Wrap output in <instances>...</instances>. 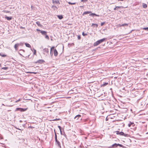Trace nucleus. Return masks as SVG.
<instances>
[{
  "label": "nucleus",
  "mask_w": 148,
  "mask_h": 148,
  "mask_svg": "<svg viewBox=\"0 0 148 148\" xmlns=\"http://www.w3.org/2000/svg\"><path fill=\"white\" fill-rule=\"evenodd\" d=\"M115 132H116L117 134L121 136H124L125 137H128L130 136V134L128 133V131L127 132H119V131H116Z\"/></svg>",
  "instance_id": "1"
},
{
  "label": "nucleus",
  "mask_w": 148,
  "mask_h": 148,
  "mask_svg": "<svg viewBox=\"0 0 148 148\" xmlns=\"http://www.w3.org/2000/svg\"><path fill=\"white\" fill-rule=\"evenodd\" d=\"M106 39V38H104L100 40H99L97 41V42H95L94 44V46H96L100 44V43L103 42Z\"/></svg>",
  "instance_id": "2"
},
{
  "label": "nucleus",
  "mask_w": 148,
  "mask_h": 148,
  "mask_svg": "<svg viewBox=\"0 0 148 148\" xmlns=\"http://www.w3.org/2000/svg\"><path fill=\"white\" fill-rule=\"evenodd\" d=\"M135 125L134 123L133 122L129 121L128 124V126L129 127H134Z\"/></svg>",
  "instance_id": "3"
},
{
  "label": "nucleus",
  "mask_w": 148,
  "mask_h": 148,
  "mask_svg": "<svg viewBox=\"0 0 148 148\" xmlns=\"http://www.w3.org/2000/svg\"><path fill=\"white\" fill-rule=\"evenodd\" d=\"M56 146H58L60 148H61L60 143L58 140H56Z\"/></svg>",
  "instance_id": "4"
},
{
  "label": "nucleus",
  "mask_w": 148,
  "mask_h": 148,
  "mask_svg": "<svg viewBox=\"0 0 148 148\" xmlns=\"http://www.w3.org/2000/svg\"><path fill=\"white\" fill-rule=\"evenodd\" d=\"M114 145L113 147L114 148L116 147H117L118 146H119V147H123L122 145L121 144H116V143H115L113 144V145Z\"/></svg>",
  "instance_id": "5"
},
{
  "label": "nucleus",
  "mask_w": 148,
  "mask_h": 148,
  "mask_svg": "<svg viewBox=\"0 0 148 148\" xmlns=\"http://www.w3.org/2000/svg\"><path fill=\"white\" fill-rule=\"evenodd\" d=\"M26 109H23L21 108H18L16 109V110H19L21 112H24L26 110Z\"/></svg>",
  "instance_id": "6"
},
{
  "label": "nucleus",
  "mask_w": 148,
  "mask_h": 148,
  "mask_svg": "<svg viewBox=\"0 0 148 148\" xmlns=\"http://www.w3.org/2000/svg\"><path fill=\"white\" fill-rule=\"evenodd\" d=\"M44 62V60H39L36 61V63H42Z\"/></svg>",
  "instance_id": "7"
},
{
  "label": "nucleus",
  "mask_w": 148,
  "mask_h": 148,
  "mask_svg": "<svg viewBox=\"0 0 148 148\" xmlns=\"http://www.w3.org/2000/svg\"><path fill=\"white\" fill-rule=\"evenodd\" d=\"M43 51L44 52V53H49V49L48 48H45L43 49Z\"/></svg>",
  "instance_id": "8"
},
{
  "label": "nucleus",
  "mask_w": 148,
  "mask_h": 148,
  "mask_svg": "<svg viewBox=\"0 0 148 148\" xmlns=\"http://www.w3.org/2000/svg\"><path fill=\"white\" fill-rule=\"evenodd\" d=\"M40 33L43 36L45 35L47 33V32L45 31H40Z\"/></svg>",
  "instance_id": "9"
},
{
  "label": "nucleus",
  "mask_w": 148,
  "mask_h": 148,
  "mask_svg": "<svg viewBox=\"0 0 148 148\" xmlns=\"http://www.w3.org/2000/svg\"><path fill=\"white\" fill-rule=\"evenodd\" d=\"M53 50H54V55L55 56H57L58 54V52L56 49H54Z\"/></svg>",
  "instance_id": "10"
},
{
  "label": "nucleus",
  "mask_w": 148,
  "mask_h": 148,
  "mask_svg": "<svg viewBox=\"0 0 148 148\" xmlns=\"http://www.w3.org/2000/svg\"><path fill=\"white\" fill-rule=\"evenodd\" d=\"M5 18L8 21H10L12 19V17H8L6 16H5Z\"/></svg>",
  "instance_id": "11"
},
{
  "label": "nucleus",
  "mask_w": 148,
  "mask_h": 148,
  "mask_svg": "<svg viewBox=\"0 0 148 148\" xmlns=\"http://www.w3.org/2000/svg\"><path fill=\"white\" fill-rule=\"evenodd\" d=\"M64 130H60L61 134L62 135H64L65 136H66L64 132Z\"/></svg>",
  "instance_id": "12"
},
{
  "label": "nucleus",
  "mask_w": 148,
  "mask_h": 148,
  "mask_svg": "<svg viewBox=\"0 0 148 148\" xmlns=\"http://www.w3.org/2000/svg\"><path fill=\"white\" fill-rule=\"evenodd\" d=\"M54 47H52L51 48L50 50V54L51 56H52L53 55V53H51L53 49H54Z\"/></svg>",
  "instance_id": "13"
},
{
  "label": "nucleus",
  "mask_w": 148,
  "mask_h": 148,
  "mask_svg": "<svg viewBox=\"0 0 148 148\" xmlns=\"http://www.w3.org/2000/svg\"><path fill=\"white\" fill-rule=\"evenodd\" d=\"M19 46V45L18 43L16 44L14 46V48L16 50H17V47Z\"/></svg>",
  "instance_id": "14"
},
{
  "label": "nucleus",
  "mask_w": 148,
  "mask_h": 148,
  "mask_svg": "<svg viewBox=\"0 0 148 148\" xmlns=\"http://www.w3.org/2000/svg\"><path fill=\"white\" fill-rule=\"evenodd\" d=\"M92 12L90 11H86L83 14V15H84V14H88L91 13Z\"/></svg>",
  "instance_id": "15"
},
{
  "label": "nucleus",
  "mask_w": 148,
  "mask_h": 148,
  "mask_svg": "<svg viewBox=\"0 0 148 148\" xmlns=\"http://www.w3.org/2000/svg\"><path fill=\"white\" fill-rule=\"evenodd\" d=\"M94 15H95V16H99V15L96 14H94V13H92V14H90L89 15V16H93Z\"/></svg>",
  "instance_id": "16"
},
{
  "label": "nucleus",
  "mask_w": 148,
  "mask_h": 148,
  "mask_svg": "<svg viewBox=\"0 0 148 148\" xmlns=\"http://www.w3.org/2000/svg\"><path fill=\"white\" fill-rule=\"evenodd\" d=\"M81 116L80 115L78 114L76 115L74 118L75 119H76L77 120L79 117H80Z\"/></svg>",
  "instance_id": "17"
},
{
  "label": "nucleus",
  "mask_w": 148,
  "mask_h": 148,
  "mask_svg": "<svg viewBox=\"0 0 148 148\" xmlns=\"http://www.w3.org/2000/svg\"><path fill=\"white\" fill-rule=\"evenodd\" d=\"M25 45H26V47H28L29 48H31V46L30 45V44H29L27 43H25Z\"/></svg>",
  "instance_id": "18"
},
{
  "label": "nucleus",
  "mask_w": 148,
  "mask_h": 148,
  "mask_svg": "<svg viewBox=\"0 0 148 148\" xmlns=\"http://www.w3.org/2000/svg\"><path fill=\"white\" fill-rule=\"evenodd\" d=\"M143 7L144 8H146L147 7V5L146 4L143 3L142 4Z\"/></svg>",
  "instance_id": "19"
},
{
  "label": "nucleus",
  "mask_w": 148,
  "mask_h": 148,
  "mask_svg": "<svg viewBox=\"0 0 148 148\" xmlns=\"http://www.w3.org/2000/svg\"><path fill=\"white\" fill-rule=\"evenodd\" d=\"M37 25L39 27H41L42 26V25L40 23V22L39 21H37L36 22Z\"/></svg>",
  "instance_id": "20"
},
{
  "label": "nucleus",
  "mask_w": 148,
  "mask_h": 148,
  "mask_svg": "<svg viewBox=\"0 0 148 148\" xmlns=\"http://www.w3.org/2000/svg\"><path fill=\"white\" fill-rule=\"evenodd\" d=\"M58 17L60 19H61L63 18V16L62 15H58Z\"/></svg>",
  "instance_id": "21"
},
{
  "label": "nucleus",
  "mask_w": 148,
  "mask_h": 148,
  "mask_svg": "<svg viewBox=\"0 0 148 148\" xmlns=\"http://www.w3.org/2000/svg\"><path fill=\"white\" fill-rule=\"evenodd\" d=\"M0 56H1L2 57H4L6 56V55L2 54V53H0Z\"/></svg>",
  "instance_id": "22"
},
{
  "label": "nucleus",
  "mask_w": 148,
  "mask_h": 148,
  "mask_svg": "<svg viewBox=\"0 0 148 148\" xmlns=\"http://www.w3.org/2000/svg\"><path fill=\"white\" fill-rule=\"evenodd\" d=\"M54 131L55 132V141H56V140H58L57 139V135H56V133L55 130H54Z\"/></svg>",
  "instance_id": "23"
},
{
  "label": "nucleus",
  "mask_w": 148,
  "mask_h": 148,
  "mask_svg": "<svg viewBox=\"0 0 148 148\" xmlns=\"http://www.w3.org/2000/svg\"><path fill=\"white\" fill-rule=\"evenodd\" d=\"M45 36V38L48 40H49V36L46 34Z\"/></svg>",
  "instance_id": "24"
},
{
  "label": "nucleus",
  "mask_w": 148,
  "mask_h": 148,
  "mask_svg": "<svg viewBox=\"0 0 148 148\" xmlns=\"http://www.w3.org/2000/svg\"><path fill=\"white\" fill-rule=\"evenodd\" d=\"M93 25H95L96 26V27H98V25L97 24L92 23V24L91 26L92 27H93Z\"/></svg>",
  "instance_id": "25"
},
{
  "label": "nucleus",
  "mask_w": 148,
  "mask_h": 148,
  "mask_svg": "<svg viewBox=\"0 0 148 148\" xmlns=\"http://www.w3.org/2000/svg\"><path fill=\"white\" fill-rule=\"evenodd\" d=\"M122 26H127L128 25V24L127 23H124V24H122Z\"/></svg>",
  "instance_id": "26"
},
{
  "label": "nucleus",
  "mask_w": 148,
  "mask_h": 148,
  "mask_svg": "<svg viewBox=\"0 0 148 148\" xmlns=\"http://www.w3.org/2000/svg\"><path fill=\"white\" fill-rule=\"evenodd\" d=\"M23 43L22 42H20L19 43H18V45H19V46H23Z\"/></svg>",
  "instance_id": "27"
},
{
  "label": "nucleus",
  "mask_w": 148,
  "mask_h": 148,
  "mask_svg": "<svg viewBox=\"0 0 148 148\" xmlns=\"http://www.w3.org/2000/svg\"><path fill=\"white\" fill-rule=\"evenodd\" d=\"M68 3L69 4H70V5H74V4H75V3H71L70 2H69Z\"/></svg>",
  "instance_id": "28"
},
{
  "label": "nucleus",
  "mask_w": 148,
  "mask_h": 148,
  "mask_svg": "<svg viewBox=\"0 0 148 148\" xmlns=\"http://www.w3.org/2000/svg\"><path fill=\"white\" fill-rule=\"evenodd\" d=\"M8 69V67H3L2 68V69H3L4 70H7V69Z\"/></svg>",
  "instance_id": "29"
},
{
  "label": "nucleus",
  "mask_w": 148,
  "mask_h": 148,
  "mask_svg": "<svg viewBox=\"0 0 148 148\" xmlns=\"http://www.w3.org/2000/svg\"><path fill=\"white\" fill-rule=\"evenodd\" d=\"M20 140H21V142H23L25 141L24 139L23 138H21Z\"/></svg>",
  "instance_id": "30"
},
{
  "label": "nucleus",
  "mask_w": 148,
  "mask_h": 148,
  "mask_svg": "<svg viewBox=\"0 0 148 148\" xmlns=\"http://www.w3.org/2000/svg\"><path fill=\"white\" fill-rule=\"evenodd\" d=\"M82 35L83 36H86V35H87V34H85V33H84V32H83L82 33Z\"/></svg>",
  "instance_id": "31"
},
{
  "label": "nucleus",
  "mask_w": 148,
  "mask_h": 148,
  "mask_svg": "<svg viewBox=\"0 0 148 148\" xmlns=\"http://www.w3.org/2000/svg\"><path fill=\"white\" fill-rule=\"evenodd\" d=\"M36 50L35 49H34V54L36 55Z\"/></svg>",
  "instance_id": "32"
},
{
  "label": "nucleus",
  "mask_w": 148,
  "mask_h": 148,
  "mask_svg": "<svg viewBox=\"0 0 148 148\" xmlns=\"http://www.w3.org/2000/svg\"><path fill=\"white\" fill-rule=\"evenodd\" d=\"M87 0H82L81 1L83 2H86L87 1Z\"/></svg>",
  "instance_id": "33"
},
{
  "label": "nucleus",
  "mask_w": 148,
  "mask_h": 148,
  "mask_svg": "<svg viewBox=\"0 0 148 148\" xmlns=\"http://www.w3.org/2000/svg\"><path fill=\"white\" fill-rule=\"evenodd\" d=\"M143 29H144L145 30H146L148 31V27L144 28H143Z\"/></svg>",
  "instance_id": "34"
},
{
  "label": "nucleus",
  "mask_w": 148,
  "mask_h": 148,
  "mask_svg": "<svg viewBox=\"0 0 148 148\" xmlns=\"http://www.w3.org/2000/svg\"><path fill=\"white\" fill-rule=\"evenodd\" d=\"M113 145H112L108 147V148H114L113 147Z\"/></svg>",
  "instance_id": "35"
},
{
  "label": "nucleus",
  "mask_w": 148,
  "mask_h": 148,
  "mask_svg": "<svg viewBox=\"0 0 148 148\" xmlns=\"http://www.w3.org/2000/svg\"><path fill=\"white\" fill-rule=\"evenodd\" d=\"M123 8V7H122V6H116V9H117V10H118V8Z\"/></svg>",
  "instance_id": "36"
},
{
  "label": "nucleus",
  "mask_w": 148,
  "mask_h": 148,
  "mask_svg": "<svg viewBox=\"0 0 148 148\" xmlns=\"http://www.w3.org/2000/svg\"><path fill=\"white\" fill-rule=\"evenodd\" d=\"M105 23V22L101 23V26H102Z\"/></svg>",
  "instance_id": "37"
},
{
  "label": "nucleus",
  "mask_w": 148,
  "mask_h": 148,
  "mask_svg": "<svg viewBox=\"0 0 148 148\" xmlns=\"http://www.w3.org/2000/svg\"><path fill=\"white\" fill-rule=\"evenodd\" d=\"M59 2V1H53V3H58Z\"/></svg>",
  "instance_id": "38"
},
{
  "label": "nucleus",
  "mask_w": 148,
  "mask_h": 148,
  "mask_svg": "<svg viewBox=\"0 0 148 148\" xmlns=\"http://www.w3.org/2000/svg\"><path fill=\"white\" fill-rule=\"evenodd\" d=\"M21 101V99H18V100H17V101H15V103H17V102H18V101Z\"/></svg>",
  "instance_id": "39"
},
{
  "label": "nucleus",
  "mask_w": 148,
  "mask_h": 148,
  "mask_svg": "<svg viewBox=\"0 0 148 148\" xmlns=\"http://www.w3.org/2000/svg\"><path fill=\"white\" fill-rule=\"evenodd\" d=\"M3 12H5V13H9V11H6V10H4L3 11Z\"/></svg>",
  "instance_id": "40"
},
{
  "label": "nucleus",
  "mask_w": 148,
  "mask_h": 148,
  "mask_svg": "<svg viewBox=\"0 0 148 148\" xmlns=\"http://www.w3.org/2000/svg\"><path fill=\"white\" fill-rule=\"evenodd\" d=\"M117 26H118V27H121V26H122V25H121L120 24L118 25Z\"/></svg>",
  "instance_id": "41"
},
{
  "label": "nucleus",
  "mask_w": 148,
  "mask_h": 148,
  "mask_svg": "<svg viewBox=\"0 0 148 148\" xmlns=\"http://www.w3.org/2000/svg\"><path fill=\"white\" fill-rule=\"evenodd\" d=\"M108 84V83H106L105 84H104L103 85V86H105L106 85Z\"/></svg>",
  "instance_id": "42"
},
{
  "label": "nucleus",
  "mask_w": 148,
  "mask_h": 148,
  "mask_svg": "<svg viewBox=\"0 0 148 148\" xmlns=\"http://www.w3.org/2000/svg\"><path fill=\"white\" fill-rule=\"evenodd\" d=\"M80 38H80V36H78V39L79 40V39H80Z\"/></svg>",
  "instance_id": "43"
},
{
  "label": "nucleus",
  "mask_w": 148,
  "mask_h": 148,
  "mask_svg": "<svg viewBox=\"0 0 148 148\" xmlns=\"http://www.w3.org/2000/svg\"><path fill=\"white\" fill-rule=\"evenodd\" d=\"M36 30L37 31H39L40 32V31H41V30H39V29H36Z\"/></svg>",
  "instance_id": "44"
},
{
  "label": "nucleus",
  "mask_w": 148,
  "mask_h": 148,
  "mask_svg": "<svg viewBox=\"0 0 148 148\" xmlns=\"http://www.w3.org/2000/svg\"><path fill=\"white\" fill-rule=\"evenodd\" d=\"M116 8H116V7L115 8H114V10H117V9H116Z\"/></svg>",
  "instance_id": "45"
},
{
  "label": "nucleus",
  "mask_w": 148,
  "mask_h": 148,
  "mask_svg": "<svg viewBox=\"0 0 148 148\" xmlns=\"http://www.w3.org/2000/svg\"><path fill=\"white\" fill-rule=\"evenodd\" d=\"M20 28H21V29H24V27H20Z\"/></svg>",
  "instance_id": "46"
},
{
  "label": "nucleus",
  "mask_w": 148,
  "mask_h": 148,
  "mask_svg": "<svg viewBox=\"0 0 148 148\" xmlns=\"http://www.w3.org/2000/svg\"><path fill=\"white\" fill-rule=\"evenodd\" d=\"M33 7H33V6L32 5V6H31V8H32V9H33Z\"/></svg>",
  "instance_id": "47"
},
{
  "label": "nucleus",
  "mask_w": 148,
  "mask_h": 148,
  "mask_svg": "<svg viewBox=\"0 0 148 148\" xmlns=\"http://www.w3.org/2000/svg\"><path fill=\"white\" fill-rule=\"evenodd\" d=\"M58 127L59 128L60 130H61L60 126H58Z\"/></svg>",
  "instance_id": "48"
},
{
  "label": "nucleus",
  "mask_w": 148,
  "mask_h": 148,
  "mask_svg": "<svg viewBox=\"0 0 148 148\" xmlns=\"http://www.w3.org/2000/svg\"><path fill=\"white\" fill-rule=\"evenodd\" d=\"M123 0H118V1H123Z\"/></svg>",
  "instance_id": "49"
},
{
  "label": "nucleus",
  "mask_w": 148,
  "mask_h": 148,
  "mask_svg": "<svg viewBox=\"0 0 148 148\" xmlns=\"http://www.w3.org/2000/svg\"><path fill=\"white\" fill-rule=\"evenodd\" d=\"M59 119H55V120H59Z\"/></svg>",
  "instance_id": "50"
},
{
  "label": "nucleus",
  "mask_w": 148,
  "mask_h": 148,
  "mask_svg": "<svg viewBox=\"0 0 148 148\" xmlns=\"http://www.w3.org/2000/svg\"><path fill=\"white\" fill-rule=\"evenodd\" d=\"M32 128H33V127H31V128L32 129Z\"/></svg>",
  "instance_id": "51"
},
{
  "label": "nucleus",
  "mask_w": 148,
  "mask_h": 148,
  "mask_svg": "<svg viewBox=\"0 0 148 148\" xmlns=\"http://www.w3.org/2000/svg\"><path fill=\"white\" fill-rule=\"evenodd\" d=\"M146 59H147V60H148V58H146Z\"/></svg>",
  "instance_id": "52"
},
{
  "label": "nucleus",
  "mask_w": 148,
  "mask_h": 148,
  "mask_svg": "<svg viewBox=\"0 0 148 148\" xmlns=\"http://www.w3.org/2000/svg\"><path fill=\"white\" fill-rule=\"evenodd\" d=\"M148 134V132H147V133H146V134Z\"/></svg>",
  "instance_id": "53"
},
{
  "label": "nucleus",
  "mask_w": 148,
  "mask_h": 148,
  "mask_svg": "<svg viewBox=\"0 0 148 148\" xmlns=\"http://www.w3.org/2000/svg\"><path fill=\"white\" fill-rule=\"evenodd\" d=\"M41 48H43V47H41Z\"/></svg>",
  "instance_id": "54"
},
{
  "label": "nucleus",
  "mask_w": 148,
  "mask_h": 148,
  "mask_svg": "<svg viewBox=\"0 0 148 148\" xmlns=\"http://www.w3.org/2000/svg\"><path fill=\"white\" fill-rule=\"evenodd\" d=\"M80 7H83L82 6H80Z\"/></svg>",
  "instance_id": "55"
},
{
  "label": "nucleus",
  "mask_w": 148,
  "mask_h": 148,
  "mask_svg": "<svg viewBox=\"0 0 148 148\" xmlns=\"http://www.w3.org/2000/svg\"><path fill=\"white\" fill-rule=\"evenodd\" d=\"M23 50V51H24V50Z\"/></svg>",
  "instance_id": "56"
},
{
  "label": "nucleus",
  "mask_w": 148,
  "mask_h": 148,
  "mask_svg": "<svg viewBox=\"0 0 148 148\" xmlns=\"http://www.w3.org/2000/svg\"><path fill=\"white\" fill-rule=\"evenodd\" d=\"M18 130H21V129H18Z\"/></svg>",
  "instance_id": "57"
},
{
  "label": "nucleus",
  "mask_w": 148,
  "mask_h": 148,
  "mask_svg": "<svg viewBox=\"0 0 148 148\" xmlns=\"http://www.w3.org/2000/svg\"><path fill=\"white\" fill-rule=\"evenodd\" d=\"M131 128V129H133L132 128H131H131Z\"/></svg>",
  "instance_id": "58"
},
{
  "label": "nucleus",
  "mask_w": 148,
  "mask_h": 148,
  "mask_svg": "<svg viewBox=\"0 0 148 148\" xmlns=\"http://www.w3.org/2000/svg\"><path fill=\"white\" fill-rule=\"evenodd\" d=\"M1 66V64H0V67Z\"/></svg>",
  "instance_id": "59"
}]
</instances>
